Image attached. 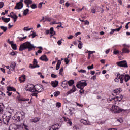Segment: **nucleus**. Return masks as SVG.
Here are the masks:
<instances>
[{"mask_svg": "<svg viewBox=\"0 0 130 130\" xmlns=\"http://www.w3.org/2000/svg\"><path fill=\"white\" fill-rule=\"evenodd\" d=\"M11 47L14 49V50H17V45L16 44H12Z\"/></svg>", "mask_w": 130, "mask_h": 130, "instance_id": "nucleus-36", "label": "nucleus"}, {"mask_svg": "<svg viewBox=\"0 0 130 130\" xmlns=\"http://www.w3.org/2000/svg\"><path fill=\"white\" fill-rule=\"evenodd\" d=\"M40 59L43 60V61H48V58H47V57L45 55H43L40 57Z\"/></svg>", "mask_w": 130, "mask_h": 130, "instance_id": "nucleus-16", "label": "nucleus"}, {"mask_svg": "<svg viewBox=\"0 0 130 130\" xmlns=\"http://www.w3.org/2000/svg\"><path fill=\"white\" fill-rule=\"evenodd\" d=\"M122 28V26L121 25V26L120 27H119L118 28H116L114 29V31L115 32V31L116 32H119V31H120V30H121V29Z\"/></svg>", "mask_w": 130, "mask_h": 130, "instance_id": "nucleus-38", "label": "nucleus"}, {"mask_svg": "<svg viewBox=\"0 0 130 130\" xmlns=\"http://www.w3.org/2000/svg\"><path fill=\"white\" fill-rule=\"evenodd\" d=\"M0 28L2 30H3L4 31V32H6V31H7V27H5V26H0Z\"/></svg>", "mask_w": 130, "mask_h": 130, "instance_id": "nucleus-39", "label": "nucleus"}, {"mask_svg": "<svg viewBox=\"0 0 130 130\" xmlns=\"http://www.w3.org/2000/svg\"><path fill=\"white\" fill-rule=\"evenodd\" d=\"M117 64L119 67H122V68H128V66H127V62L125 60L118 62H117Z\"/></svg>", "mask_w": 130, "mask_h": 130, "instance_id": "nucleus-8", "label": "nucleus"}, {"mask_svg": "<svg viewBox=\"0 0 130 130\" xmlns=\"http://www.w3.org/2000/svg\"><path fill=\"white\" fill-rule=\"evenodd\" d=\"M21 101H29V99H20Z\"/></svg>", "mask_w": 130, "mask_h": 130, "instance_id": "nucleus-58", "label": "nucleus"}, {"mask_svg": "<svg viewBox=\"0 0 130 130\" xmlns=\"http://www.w3.org/2000/svg\"><path fill=\"white\" fill-rule=\"evenodd\" d=\"M91 13H92V14H95V13H96V10L94 8L91 9Z\"/></svg>", "mask_w": 130, "mask_h": 130, "instance_id": "nucleus-60", "label": "nucleus"}, {"mask_svg": "<svg viewBox=\"0 0 130 130\" xmlns=\"http://www.w3.org/2000/svg\"><path fill=\"white\" fill-rule=\"evenodd\" d=\"M81 123H83L84 125H91V123H90L89 121L81 120Z\"/></svg>", "mask_w": 130, "mask_h": 130, "instance_id": "nucleus-18", "label": "nucleus"}, {"mask_svg": "<svg viewBox=\"0 0 130 130\" xmlns=\"http://www.w3.org/2000/svg\"><path fill=\"white\" fill-rule=\"evenodd\" d=\"M116 76L117 77L114 79L115 82L118 83V82H119V80H120V83L121 84H122V83H123V78H124V75H120V73H119V72H118L116 73Z\"/></svg>", "mask_w": 130, "mask_h": 130, "instance_id": "nucleus-4", "label": "nucleus"}, {"mask_svg": "<svg viewBox=\"0 0 130 130\" xmlns=\"http://www.w3.org/2000/svg\"><path fill=\"white\" fill-rule=\"evenodd\" d=\"M84 9H85V6H83V7L82 8V9H80V8L77 9L76 10V11H77V12H82V10H84Z\"/></svg>", "mask_w": 130, "mask_h": 130, "instance_id": "nucleus-43", "label": "nucleus"}, {"mask_svg": "<svg viewBox=\"0 0 130 130\" xmlns=\"http://www.w3.org/2000/svg\"><path fill=\"white\" fill-rule=\"evenodd\" d=\"M87 69L88 70H92V69H94V65L92 64L91 66H88Z\"/></svg>", "mask_w": 130, "mask_h": 130, "instance_id": "nucleus-42", "label": "nucleus"}, {"mask_svg": "<svg viewBox=\"0 0 130 130\" xmlns=\"http://www.w3.org/2000/svg\"><path fill=\"white\" fill-rule=\"evenodd\" d=\"M51 76L52 78H57V75L54 74H52Z\"/></svg>", "mask_w": 130, "mask_h": 130, "instance_id": "nucleus-49", "label": "nucleus"}, {"mask_svg": "<svg viewBox=\"0 0 130 130\" xmlns=\"http://www.w3.org/2000/svg\"><path fill=\"white\" fill-rule=\"evenodd\" d=\"M60 64H61V61L60 60H58L56 66V70L57 71L59 70V68H60Z\"/></svg>", "mask_w": 130, "mask_h": 130, "instance_id": "nucleus-22", "label": "nucleus"}, {"mask_svg": "<svg viewBox=\"0 0 130 130\" xmlns=\"http://www.w3.org/2000/svg\"><path fill=\"white\" fill-rule=\"evenodd\" d=\"M5 108V107L4 106V104H0V113L1 114H4V109Z\"/></svg>", "mask_w": 130, "mask_h": 130, "instance_id": "nucleus-20", "label": "nucleus"}, {"mask_svg": "<svg viewBox=\"0 0 130 130\" xmlns=\"http://www.w3.org/2000/svg\"><path fill=\"white\" fill-rule=\"evenodd\" d=\"M51 86L53 87V88H56L57 86H58V82L56 80L52 81L51 83Z\"/></svg>", "mask_w": 130, "mask_h": 130, "instance_id": "nucleus-14", "label": "nucleus"}, {"mask_svg": "<svg viewBox=\"0 0 130 130\" xmlns=\"http://www.w3.org/2000/svg\"><path fill=\"white\" fill-rule=\"evenodd\" d=\"M16 53L15 52H12L11 53H10V55H12L13 56H14V55H16Z\"/></svg>", "mask_w": 130, "mask_h": 130, "instance_id": "nucleus-54", "label": "nucleus"}, {"mask_svg": "<svg viewBox=\"0 0 130 130\" xmlns=\"http://www.w3.org/2000/svg\"><path fill=\"white\" fill-rule=\"evenodd\" d=\"M81 90L79 91L80 94H83L84 93V90H83V88H80Z\"/></svg>", "mask_w": 130, "mask_h": 130, "instance_id": "nucleus-62", "label": "nucleus"}, {"mask_svg": "<svg viewBox=\"0 0 130 130\" xmlns=\"http://www.w3.org/2000/svg\"><path fill=\"white\" fill-rule=\"evenodd\" d=\"M119 51L118 50H114L113 53V54H114L115 55H117V54H119Z\"/></svg>", "mask_w": 130, "mask_h": 130, "instance_id": "nucleus-33", "label": "nucleus"}, {"mask_svg": "<svg viewBox=\"0 0 130 130\" xmlns=\"http://www.w3.org/2000/svg\"><path fill=\"white\" fill-rule=\"evenodd\" d=\"M35 86L33 84H28L25 87V90L27 92H31V93L34 92Z\"/></svg>", "mask_w": 130, "mask_h": 130, "instance_id": "nucleus-7", "label": "nucleus"}, {"mask_svg": "<svg viewBox=\"0 0 130 130\" xmlns=\"http://www.w3.org/2000/svg\"><path fill=\"white\" fill-rule=\"evenodd\" d=\"M62 72H63V67H61L60 68L59 74L60 75H62Z\"/></svg>", "mask_w": 130, "mask_h": 130, "instance_id": "nucleus-44", "label": "nucleus"}, {"mask_svg": "<svg viewBox=\"0 0 130 130\" xmlns=\"http://www.w3.org/2000/svg\"><path fill=\"white\" fill-rule=\"evenodd\" d=\"M79 73H83L84 74H86L87 73V71L85 70L81 69L79 71Z\"/></svg>", "mask_w": 130, "mask_h": 130, "instance_id": "nucleus-45", "label": "nucleus"}, {"mask_svg": "<svg viewBox=\"0 0 130 130\" xmlns=\"http://www.w3.org/2000/svg\"><path fill=\"white\" fill-rule=\"evenodd\" d=\"M56 106H58V107H60L61 106V103L58 102L56 104Z\"/></svg>", "mask_w": 130, "mask_h": 130, "instance_id": "nucleus-50", "label": "nucleus"}, {"mask_svg": "<svg viewBox=\"0 0 130 130\" xmlns=\"http://www.w3.org/2000/svg\"><path fill=\"white\" fill-rule=\"evenodd\" d=\"M52 20V18L47 17L46 16H45V20L43 21V23H45V22H51V21Z\"/></svg>", "mask_w": 130, "mask_h": 130, "instance_id": "nucleus-26", "label": "nucleus"}, {"mask_svg": "<svg viewBox=\"0 0 130 130\" xmlns=\"http://www.w3.org/2000/svg\"><path fill=\"white\" fill-rule=\"evenodd\" d=\"M59 127H60L59 126V125L58 123L54 124V125H53L52 126V128L53 130L59 129Z\"/></svg>", "mask_w": 130, "mask_h": 130, "instance_id": "nucleus-15", "label": "nucleus"}, {"mask_svg": "<svg viewBox=\"0 0 130 130\" xmlns=\"http://www.w3.org/2000/svg\"><path fill=\"white\" fill-rule=\"evenodd\" d=\"M9 130H21V126L15 124H12L10 125Z\"/></svg>", "mask_w": 130, "mask_h": 130, "instance_id": "nucleus-9", "label": "nucleus"}, {"mask_svg": "<svg viewBox=\"0 0 130 130\" xmlns=\"http://www.w3.org/2000/svg\"><path fill=\"white\" fill-rule=\"evenodd\" d=\"M120 92H121V89L120 88L116 89L115 90H114V93L115 94H119Z\"/></svg>", "mask_w": 130, "mask_h": 130, "instance_id": "nucleus-29", "label": "nucleus"}, {"mask_svg": "<svg viewBox=\"0 0 130 130\" xmlns=\"http://www.w3.org/2000/svg\"><path fill=\"white\" fill-rule=\"evenodd\" d=\"M122 52L121 53V54H122V53H129V52H130L129 50H128L125 48H124L123 49H122Z\"/></svg>", "mask_w": 130, "mask_h": 130, "instance_id": "nucleus-25", "label": "nucleus"}, {"mask_svg": "<svg viewBox=\"0 0 130 130\" xmlns=\"http://www.w3.org/2000/svg\"><path fill=\"white\" fill-rule=\"evenodd\" d=\"M68 81H64L62 82V87L63 88H67L68 87Z\"/></svg>", "mask_w": 130, "mask_h": 130, "instance_id": "nucleus-27", "label": "nucleus"}, {"mask_svg": "<svg viewBox=\"0 0 130 130\" xmlns=\"http://www.w3.org/2000/svg\"><path fill=\"white\" fill-rule=\"evenodd\" d=\"M44 90V89L43 88V86L41 85L37 84L35 86L34 92L41 93V92H43Z\"/></svg>", "mask_w": 130, "mask_h": 130, "instance_id": "nucleus-6", "label": "nucleus"}, {"mask_svg": "<svg viewBox=\"0 0 130 130\" xmlns=\"http://www.w3.org/2000/svg\"><path fill=\"white\" fill-rule=\"evenodd\" d=\"M6 93H7L8 96H11V95H12V92H10V91H7L6 92Z\"/></svg>", "mask_w": 130, "mask_h": 130, "instance_id": "nucleus-48", "label": "nucleus"}, {"mask_svg": "<svg viewBox=\"0 0 130 130\" xmlns=\"http://www.w3.org/2000/svg\"><path fill=\"white\" fill-rule=\"evenodd\" d=\"M64 60H65V62H66V64H68V63L70 62V60L68 59V58H65Z\"/></svg>", "mask_w": 130, "mask_h": 130, "instance_id": "nucleus-52", "label": "nucleus"}, {"mask_svg": "<svg viewBox=\"0 0 130 130\" xmlns=\"http://www.w3.org/2000/svg\"><path fill=\"white\" fill-rule=\"evenodd\" d=\"M130 24V22H128V23H127V24H126V26H125V28H126V29H128V25Z\"/></svg>", "mask_w": 130, "mask_h": 130, "instance_id": "nucleus-63", "label": "nucleus"}, {"mask_svg": "<svg viewBox=\"0 0 130 130\" xmlns=\"http://www.w3.org/2000/svg\"><path fill=\"white\" fill-rule=\"evenodd\" d=\"M79 44H78V48L79 49H82V45H83V44L82 43V42L81 41H79Z\"/></svg>", "mask_w": 130, "mask_h": 130, "instance_id": "nucleus-37", "label": "nucleus"}, {"mask_svg": "<svg viewBox=\"0 0 130 130\" xmlns=\"http://www.w3.org/2000/svg\"><path fill=\"white\" fill-rule=\"evenodd\" d=\"M62 43V42H61V40H58L57 42V44L59 45H61Z\"/></svg>", "mask_w": 130, "mask_h": 130, "instance_id": "nucleus-57", "label": "nucleus"}, {"mask_svg": "<svg viewBox=\"0 0 130 130\" xmlns=\"http://www.w3.org/2000/svg\"><path fill=\"white\" fill-rule=\"evenodd\" d=\"M32 96H35V97H37V93H34L31 94Z\"/></svg>", "mask_w": 130, "mask_h": 130, "instance_id": "nucleus-64", "label": "nucleus"}, {"mask_svg": "<svg viewBox=\"0 0 130 130\" xmlns=\"http://www.w3.org/2000/svg\"><path fill=\"white\" fill-rule=\"evenodd\" d=\"M8 42L9 43V44H11V45L12 46V44H14V41H10V40H8Z\"/></svg>", "mask_w": 130, "mask_h": 130, "instance_id": "nucleus-55", "label": "nucleus"}, {"mask_svg": "<svg viewBox=\"0 0 130 130\" xmlns=\"http://www.w3.org/2000/svg\"><path fill=\"white\" fill-rule=\"evenodd\" d=\"M7 90L8 91H14V92H16V89H15L14 87H9L7 88Z\"/></svg>", "mask_w": 130, "mask_h": 130, "instance_id": "nucleus-30", "label": "nucleus"}, {"mask_svg": "<svg viewBox=\"0 0 130 130\" xmlns=\"http://www.w3.org/2000/svg\"><path fill=\"white\" fill-rule=\"evenodd\" d=\"M28 29V28L27 27H25L24 28L23 30H24V32H25V31H30V29Z\"/></svg>", "mask_w": 130, "mask_h": 130, "instance_id": "nucleus-59", "label": "nucleus"}, {"mask_svg": "<svg viewBox=\"0 0 130 130\" xmlns=\"http://www.w3.org/2000/svg\"><path fill=\"white\" fill-rule=\"evenodd\" d=\"M76 90V86H75V85H73L72 89L70 91L67 92V95H69V94H71V93H74V92H75Z\"/></svg>", "mask_w": 130, "mask_h": 130, "instance_id": "nucleus-17", "label": "nucleus"}, {"mask_svg": "<svg viewBox=\"0 0 130 130\" xmlns=\"http://www.w3.org/2000/svg\"><path fill=\"white\" fill-rule=\"evenodd\" d=\"M23 2H24V0H20V2L17 3L16 6L15 7L14 9L15 10H20V9H22V8H23Z\"/></svg>", "mask_w": 130, "mask_h": 130, "instance_id": "nucleus-11", "label": "nucleus"}, {"mask_svg": "<svg viewBox=\"0 0 130 130\" xmlns=\"http://www.w3.org/2000/svg\"><path fill=\"white\" fill-rule=\"evenodd\" d=\"M23 128H24V129L25 130H29V128H28V126L24 124Z\"/></svg>", "mask_w": 130, "mask_h": 130, "instance_id": "nucleus-47", "label": "nucleus"}, {"mask_svg": "<svg viewBox=\"0 0 130 130\" xmlns=\"http://www.w3.org/2000/svg\"><path fill=\"white\" fill-rule=\"evenodd\" d=\"M30 7L31 9H36L37 8V5L35 4H33Z\"/></svg>", "mask_w": 130, "mask_h": 130, "instance_id": "nucleus-41", "label": "nucleus"}, {"mask_svg": "<svg viewBox=\"0 0 130 130\" xmlns=\"http://www.w3.org/2000/svg\"><path fill=\"white\" fill-rule=\"evenodd\" d=\"M74 37V36L73 35H70L69 37H68V39H72Z\"/></svg>", "mask_w": 130, "mask_h": 130, "instance_id": "nucleus-61", "label": "nucleus"}, {"mask_svg": "<svg viewBox=\"0 0 130 130\" xmlns=\"http://www.w3.org/2000/svg\"><path fill=\"white\" fill-rule=\"evenodd\" d=\"M20 114L22 116L21 119H24L25 118V113L24 112H22L20 113Z\"/></svg>", "mask_w": 130, "mask_h": 130, "instance_id": "nucleus-40", "label": "nucleus"}, {"mask_svg": "<svg viewBox=\"0 0 130 130\" xmlns=\"http://www.w3.org/2000/svg\"><path fill=\"white\" fill-rule=\"evenodd\" d=\"M14 114V109L12 108H8L7 109V111L6 112V117L7 119L3 118V122L4 124H6L8 125V123H9V121L11 119L12 117V115Z\"/></svg>", "mask_w": 130, "mask_h": 130, "instance_id": "nucleus-2", "label": "nucleus"}, {"mask_svg": "<svg viewBox=\"0 0 130 130\" xmlns=\"http://www.w3.org/2000/svg\"><path fill=\"white\" fill-rule=\"evenodd\" d=\"M35 47H35L30 42H26L20 46L19 51H23V50H25L27 48L28 49V51H31Z\"/></svg>", "mask_w": 130, "mask_h": 130, "instance_id": "nucleus-1", "label": "nucleus"}, {"mask_svg": "<svg viewBox=\"0 0 130 130\" xmlns=\"http://www.w3.org/2000/svg\"><path fill=\"white\" fill-rule=\"evenodd\" d=\"M32 122H34L35 123L39 121V118H34L32 121H31Z\"/></svg>", "mask_w": 130, "mask_h": 130, "instance_id": "nucleus-35", "label": "nucleus"}, {"mask_svg": "<svg viewBox=\"0 0 130 130\" xmlns=\"http://www.w3.org/2000/svg\"><path fill=\"white\" fill-rule=\"evenodd\" d=\"M38 62L36 59H34L33 61V64H30V69H35V68H39V65L37 64Z\"/></svg>", "mask_w": 130, "mask_h": 130, "instance_id": "nucleus-10", "label": "nucleus"}, {"mask_svg": "<svg viewBox=\"0 0 130 130\" xmlns=\"http://www.w3.org/2000/svg\"><path fill=\"white\" fill-rule=\"evenodd\" d=\"M60 95V92L59 91H56L54 93V97H57V96H59Z\"/></svg>", "mask_w": 130, "mask_h": 130, "instance_id": "nucleus-34", "label": "nucleus"}, {"mask_svg": "<svg viewBox=\"0 0 130 130\" xmlns=\"http://www.w3.org/2000/svg\"><path fill=\"white\" fill-rule=\"evenodd\" d=\"M50 34L53 36V35H55V31H54L53 29V27H51L50 29Z\"/></svg>", "mask_w": 130, "mask_h": 130, "instance_id": "nucleus-28", "label": "nucleus"}, {"mask_svg": "<svg viewBox=\"0 0 130 130\" xmlns=\"http://www.w3.org/2000/svg\"><path fill=\"white\" fill-rule=\"evenodd\" d=\"M31 35L32 36V38H34V37L36 36V33H35V32H33Z\"/></svg>", "mask_w": 130, "mask_h": 130, "instance_id": "nucleus-56", "label": "nucleus"}, {"mask_svg": "<svg viewBox=\"0 0 130 130\" xmlns=\"http://www.w3.org/2000/svg\"><path fill=\"white\" fill-rule=\"evenodd\" d=\"M29 9H26L23 11L24 16H27V14L29 13Z\"/></svg>", "mask_w": 130, "mask_h": 130, "instance_id": "nucleus-32", "label": "nucleus"}, {"mask_svg": "<svg viewBox=\"0 0 130 130\" xmlns=\"http://www.w3.org/2000/svg\"><path fill=\"white\" fill-rule=\"evenodd\" d=\"M19 80L20 83H24L26 81V75H22L20 77H19Z\"/></svg>", "mask_w": 130, "mask_h": 130, "instance_id": "nucleus-13", "label": "nucleus"}, {"mask_svg": "<svg viewBox=\"0 0 130 130\" xmlns=\"http://www.w3.org/2000/svg\"><path fill=\"white\" fill-rule=\"evenodd\" d=\"M68 85L71 86H73L74 85V81L73 80H70L68 82Z\"/></svg>", "mask_w": 130, "mask_h": 130, "instance_id": "nucleus-31", "label": "nucleus"}, {"mask_svg": "<svg viewBox=\"0 0 130 130\" xmlns=\"http://www.w3.org/2000/svg\"><path fill=\"white\" fill-rule=\"evenodd\" d=\"M2 20L4 22V23H9V22L11 21V18H5L4 17H2Z\"/></svg>", "mask_w": 130, "mask_h": 130, "instance_id": "nucleus-24", "label": "nucleus"}, {"mask_svg": "<svg viewBox=\"0 0 130 130\" xmlns=\"http://www.w3.org/2000/svg\"><path fill=\"white\" fill-rule=\"evenodd\" d=\"M4 7V2H0V9Z\"/></svg>", "mask_w": 130, "mask_h": 130, "instance_id": "nucleus-53", "label": "nucleus"}, {"mask_svg": "<svg viewBox=\"0 0 130 130\" xmlns=\"http://www.w3.org/2000/svg\"><path fill=\"white\" fill-rule=\"evenodd\" d=\"M124 79H125V82L127 83V82H128L130 80V76L128 74H126L125 76L124 75Z\"/></svg>", "mask_w": 130, "mask_h": 130, "instance_id": "nucleus-23", "label": "nucleus"}, {"mask_svg": "<svg viewBox=\"0 0 130 130\" xmlns=\"http://www.w3.org/2000/svg\"><path fill=\"white\" fill-rule=\"evenodd\" d=\"M111 111H113L115 113H119L120 112H122V111H125V110L120 109L117 106H112L111 108Z\"/></svg>", "mask_w": 130, "mask_h": 130, "instance_id": "nucleus-3", "label": "nucleus"}, {"mask_svg": "<svg viewBox=\"0 0 130 130\" xmlns=\"http://www.w3.org/2000/svg\"><path fill=\"white\" fill-rule=\"evenodd\" d=\"M86 86H87V82L85 80H81L78 82L76 87L78 89H84V87H86Z\"/></svg>", "mask_w": 130, "mask_h": 130, "instance_id": "nucleus-5", "label": "nucleus"}, {"mask_svg": "<svg viewBox=\"0 0 130 130\" xmlns=\"http://www.w3.org/2000/svg\"><path fill=\"white\" fill-rule=\"evenodd\" d=\"M85 25H88L89 26V24H90V22L88 20H85L84 21Z\"/></svg>", "mask_w": 130, "mask_h": 130, "instance_id": "nucleus-51", "label": "nucleus"}, {"mask_svg": "<svg viewBox=\"0 0 130 130\" xmlns=\"http://www.w3.org/2000/svg\"><path fill=\"white\" fill-rule=\"evenodd\" d=\"M42 5H43V2H41L40 3H39L38 5V8L41 9V8L42 7Z\"/></svg>", "mask_w": 130, "mask_h": 130, "instance_id": "nucleus-46", "label": "nucleus"}, {"mask_svg": "<svg viewBox=\"0 0 130 130\" xmlns=\"http://www.w3.org/2000/svg\"><path fill=\"white\" fill-rule=\"evenodd\" d=\"M16 62H12L10 65V70L11 71H14L15 70V68H16Z\"/></svg>", "mask_w": 130, "mask_h": 130, "instance_id": "nucleus-19", "label": "nucleus"}, {"mask_svg": "<svg viewBox=\"0 0 130 130\" xmlns=\"http://www.w3.org/2000/svg\"><path fill=\"white\" fill-rule=\"evenodd\" d=\"M12 119L15 121V122H20L21 120H23L22 119H21V116L15 115L13 117Z\"/></svg>", "mask_w": 130, "mask_h": 130, "instance_id": "nucleus-12", "label": "nucleus"}, {"mask_svg": "<svg viewBox=\"0 0 130 130\" xmlns=\"http://www.w3.org/2000/svg\"><path fill=\"white\" fill-rule=\"evenodd\" d=\"M64 120L65 121L67 122V123H68L70 125V126H72L73 123H72V121H71L70 119L65 117L64 118Z\"/></svg>", "mask_w": 130, "mask_h": 130, "instance_id": "nucleus-21", "label": "nucleus"}]
</instances>
